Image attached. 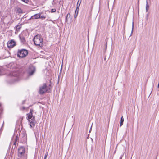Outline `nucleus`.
<instances>
[{
	"label": "nucleus",
	"mask_w": 159,
	"mask_h": 159,
	"mask_svg": "<svg viewBox=\"0 0 159 159\" xmlns=\"http://www.w3.org/2000/svg\"><path fill=\"white\" fill-rule=\"evenodd\" d=\"M17 156L18 157L22 159H26L27 154L25 153V149L23 146L19 147L18 149Z\"/></svg>",
	"instance_id": "f257e3e1"
},
{
	"label": "nucleus",
	"mask_w": 159,
	"mask_h": 159,
	"mask_svg": "<svg viewBox=\"0 0 159 159\" xmlns=\"http://www.w3.org/2000/svg\"><path fill=\"white\" fill-rule=\"evenodd\" d=\"M33 111V110L30 109V113L27 114V118L29 122L31 127H34L35 124L34 117L32 115Z\"/></svg>",
	"instance_id": "f03ea898"
},
{
	"label": "nucleus",
	"mask_w": 159,
	"mask_h": 159,
	"mask_svg": "<svg viewBox=\"0 0 159 159\" xmlns=\"http://www.w3.org/2000/svg\"><path fill=\"white\" fill-rule=\"evenodd\" d=\"M34 44L36 46H38L40 47L43 46V39L40 35H37L34 38Z\"/></svg>",
	"instance_id": "7ed1b4c3"
},
{
	"label": "nucleus",
	"mask_w": 159,
	"mask_h": 159,
	"mask_svg": "<svg viewBox=\"0 0 159 159\" xmlns=\"http://www.w3.org/2000/svg\"><path fill=\"white\" fill-rule=\"evenodd\" d=\"M51 91L50 89L47 86L46 83L43 84L39 87V93L40 94H43L46 92L49 93Z\"/></svg>",
	"instance_id": "20e7f679"
},
{
	"label": "nucleus",
	"mask_w": 159,
	"mask_h": 159,
	"mask_svg": "<svg viewBox=\"0 0 159 159\" xmlns=\"http://www.w3.org/2000/svg\"><path fill=\"white\" fill-rule=\"evenodd\" d=\"M28 54V52L25 49L18 50L17 55L19 57L23 58L25 57Z\"/></svg>",
	"instance_id": "39448f33"
},
{
	"label": "nucleus",
	"mask_w": 159,
	"mask_h": 159,
	"mask_svg": "<svg viewBox=\"0 0 159 159\" xmlns=\"http://www.w3.org/2000/svg\"><path fill=\"white\" fill-rule=\"evenodd\" d=\"M7 47L9 48H12L16 45V43L13 40L8 41L7 43Z\"/></svg>",
	"instance_id": "423d86ee"
},
{
	"label": "nucleus",
	"mask_w": 159,
	"mask_h": 159,
	"mask_svg": "<svg viewBox=\"0 0 159 159\" xmlns=\"http://www.w3.org/2000/svg\"><path fill=\"white\" fill-rule=\"evenodd\" d=\"M30 69H31L30 70H29L28 71V74L29 75H32L34 73L35 71V68L33 66L30 67Z\"/></svg>",
	"instance_id": "0eeeda50"
},
{
	"label": "nucleus",
	"mask_w": 159,
	"mask_h": 159,
	"mask_svg": "<svg viewBox=\"0 0 159 159\" xmlns=\"http://www.w3.org/2000/svg\"><path fill=\"white\" fill-rule=\"evenodd\" d=\"M41 17V13H39L35 14L34 15L32 16L31 17V19H37L38 18H40Z\"/></svg>",
	"instance_id": "6e6552de"
},
{
	"label": "nucleus",
	"mask_w": 159,
	"mask_h": 159,
	"mask_svg": "<svg viewBox=\"0 0 159 159\" xmlns=\"http://www.w3.org/2000/svg\"><path fill=\"white\" fill-rule=\"evenodd\" d=\"M19 37L21 42L23 44H25L26 43V41L25 37L21 35H19Z\"/></svg>",
	"instance_id": "1a4fd4ad"
},
{
	"label": "nucleus",
	"mask_w": 159,
	"mask_h": 159,
	"mask_svg": "<svg viewBox=\"0 0 159 159\" xmlns=\"http://www.w3.org/2000/svg\"><path fill=\"white\" fill-rule=\"evenodd\" d=\"M20 136H22L24 140H25L26 139V134L25 131H22L20 134Z\"/></svg>",
	"instance_id": "9d476101"
},
{
	"label": "nucleus",
	"mask_w": 159,
	"mask_h": 159,
	"mask_svg": "<svg viewBox=\"0 0 159 159\" xmlns=\"http://www.w3.org/2000/svg\"><path fill=\"white\" fill-rule=\"evenodd\" d=\"M10 75L12 76L17 77L19 75V73L17 71H12L10 73Z\"/></svg>",
	"instance_id": "9b49d317"
},
{
	"label": "nucleus",
	"mask_w": 159,
	"mask_h": 159,
	"mask_svg": "<svg viewBox=\"0 0 159 159\" xmlns=\"http://www.w3.org/2000/svg\"><path fill=\"white\" fill-rule=\"evenodd\" d=\"M124 121V118H123V116H122L121 118L120 123V127H121L123 125V122Z\"/></svg>",
	"instance_id": "f8f14e48"
},
{
	"label": "nucleus",
	"mask_w": 159,
	"mask_h": 159,
	"mask_svg": "<svg viewBox=\"0 0 159 159\" xmlns=\"http://www.w3.org/2000/svg\"><path fill=\"white\" fill-rule=\"evenodd\" d=\"M21 27V25H17L16 26V30L17 31H19L20 29V28Z\"/></svg>",
	"instance_id": "ddd939ff"
},
{
	"label": "nucleus",
	"mask_w": 159,
	"mask_h": 159,
	"mask_svg": "<svg viewBox=\"0 0 159 159\" xmlns=\"http://www.w3.org/2000/svg\"><path fill=\"white\" fill-rule=\"evenodd\" d=\"M149 9V6L147 0L146 1V10H148Z\"/></svg>",
	"instance_id": "4468645a"
},
{
	"label": "nucleus",
	"mask_w": 159,
	"mask_h": 159,
	"mask_svg": "<svg viewBox=\"0 0 159 159\" xmlns=\"http://www.w3.org/2000/svg\"><path fill=\"white\" fill-rule=\"evenodd\" d=\"M46 17V16L44 14H42L41 13V17L40 18H42V19H45Z\"/></svg>",
	"instance_id": "2eb2a0df"
},
{
	"label": "nucleus",
	"mask_w": 159,
	"mask_h": 159,
	"mask_svg": "<svg viewBox=\"0 0 159 159\" xmlns=\"http://www.w3.org/2000/svg\"><path fill=\"white\" fill-rule=\"evenodd\" d=\"M79 11H75V13L74 15V18H76L77 16L78 15V12Z\"/></svg>",
	"instance_id": "dca6fc26"
},
{
	"label": "nucleus",
	"mask_w": 159,
	"mask_h": 159,
	"mask_svg": "<svg viewBox=\"0 0 159 159\" xmlns=\"http://www.w3.org/2000/svg\"><path fill=\"white\" fill-rule=\"evenodd\" d=\"M3 69L2 68L0 67V75H2V71Z\"/></svg>",
	"instance_id": "f3484780"
},
{
	"label": "nucleus",
	"mask_w": 159,
	"mask_h": 159,
	"mask_svg": "<svg viewBox=\"0 0 159 159\" xmlns=\"http://www.w3.org/2000/svg\"><path fill=\"white\" fill-rule=\"evenodd\" d=\"M48 154V152H46L45 155L44 159H46L47 157Z\"/></svg>",
	"instance_id": "a211bd4d"
},
{
	"label": "nucleus",
	"mask_w": 159,
	"mask_h": 159,
	"mask_svg": "<svg viewBox=\"0 0 159 159\" xmlns=\"http://www.w3.org/2000/svg\"><path fill=\"white\" fill-rule=\"evenodd\" d=\"M21 0L26 3H28V2L29 1V0Z\"/></svg>",
	"instance_id": "6ab92c4d"
},
{
	"label": "nucleus",
	"mask_w": 159,
	"mask_h": 159,
	"mask_svg": "<svg viewBox=\"0 0 159 159\" xmlns=\"http://www.w3.org/2000/svg\"><path fill=\"white\" fill-rule=\"evenodd\" d=\"M107 41L106 42V44H105V48H104V50H105V51H106V50L107 48Z\"/></svg>",
	"instance_id": "aec40b11"
},
{
	"label": "nucleus",
	"mask_w": 159,
	"mask_h": 159,
	"mask_svg": "<svg viewBox=\"0 0 159 159\" xmlns=\"http://www.w3.org/2000/svg\"><path fill=\"white\" fill-rule=\"evenodd\" d=\"M17 137L16 136V141L14 142V144L15 145H16L17 144Z\"/></svg>",
	"instance_id": "412c9836"
},
{
	"label": "nucleus",
	"mask_w": 159,
	"mask_h": 159,
	"mask_svg": "<svg viewBox=\"0 0 159 159\" xmlns=\"http://www.w3.org/2000/svg\"><path fill=\"white\" fill-rule=\"evenodd\" d=\"M133 28H134V22H132V31H131V34H132V33H133Z\"/></svg>",
	"instance_id": "4be33fe9"
},
{
	"label": "nucleus",
	"mask_w": 159,
	"mask_h": 159,
	"mask_svg": "<svg viewBox=\"0 0 159 159\" xmlns=\"http://www.w3.org/2000/svg\"><path fill=\"white\" fill-rule=\"evenodd\" d=\"M81 1H82V0H78V2H77V5H78V2H80V4H79V6H80V3L81 2Z\"/></svg>",
	"instance_id": "5701e85b"
},
{
	"label": "nucleus",
	"mask_w": 159,
	"mask_h": 159,
	"mask_svg": "<svg viewBox=\"0 0 159 159\" xmlns=\"http://www.w3.org/2000/svg\"><path fill=\"white\" fill-rule=\"evenodd\" d=\"M70 16V14H68L67 15V16H66V20L67 21V18L68 17V16Z\"/></svg>",
	"instance_id": "b1692460"
},
{
	"label": "nucleus",
	"mask_w": 159,
	"mask_h": 159,
	"mask_svg": "<svg viewBox=\"0 0 159 159\" xmlns=\"http://www.w3.org/2000/svg\"><path fill=\"white\" fill-rule=\"evenodd\" d=\"M26 109L25 107H23L21 109V110H25V109Z\"/></svg>",
	"instance_id": "393cba45"
},
{
	"label": "nucleus",
	"mask_w": 159,
	"mask_h": 159,
	"mask_svg": "<svg viewBox=\"0 0 159 159\" xmlns=\"http://www.w3.org/2000/svg\"><path fill=\"white\" fill-rule=\"evenodd\" d=\"M79 6H78V5L77 4V7H76V10H78V9H79Z\"/></svg>",
	"instance_id": "a878e982"
},
{
	"label": "nucleus",
	"mask_w": 159,
	"mask_h": 159,
	"mask_svg": "<svg viewBox=\"0 0 159 159\" xmlns=\"http://www.w3.org/2000/svg\"><path fill=\"white\" fill-rule=\"evenodd\" d=\"M19 11V13H22V10H21V11Z\"/></svg>",
	"instance_id": "bb28decb"
},
{
	"label": "nucleus",
	"mask_w": 159,
	"mask_h": 159,
	"mask_svg": "<svg viewBox=\"0 0 159 159\" xmlns=\"http://www.w3.org/2000/svg\"><path fill=\"white\" fill-rule=\"evenodd\" d=\"M56 11H51V12H54Z\"/></svg>",
	"instance_id": "cd10ccee"
},
{
	"label": "nucleus",
	"mask_w": 159,
	"mask_h": 159,
	"mask_svg": "<svg viewBox=\"0 0 159 159\" xmlns=\"http://www.w3.org/2000/svg\"><path fill=\"white\" fill-rule=\"evenodd\" d=\"M25 100H24V101H23V103H23V104H24V103H25Z\"/></svg>",
	"instance_id": "c85d7f7f"
},
{
	"label": "nucleus",
	"mask_w": 159,
	"mask_h": 159,
	"mask_svg": "<svg viewBox=\"0 0 159 159\" xmlns=\"http://www.w3.org/2000/svg\"><path fill=\"white\" fill-rule=\"evenodd\" d=\"M157 87L158 88H159V84H158Z\"/></svg>",
	"instance_id": "c756f323"
},
{
	"label": "nucleus",
	"mask_w": 159,
	"mask_h": 159,
	"mask_svg": "<svg viewBox=\"0 0 159 159\" xmlns=\"http://www.w3.org/2000/svg\"><path fill=\"white\" fill-rule=\"evenodd\" d=\"M55 10V9H51V10Z\"/></svg>",
	"instance_id": "7c9ffc66"
},
{
	"label": "nucleus",
	"mask_w": 159,
	"mask_h": 159,
	"mask_svg": "<svg viewBox=\"0 0 159 159\" xmlns=\"http://www.w3.org/2000/svg\"><path fill=\"white\" fill-rule=\"evenodd\" d=\"M17 10H21V9L20 8H19Z\"/></svg>",
	"instance_id": "2f4dec72"
},
{
	"label": "nucleus",
	"mask_w": 159,
	"mask_h": 159,
	"mask_svg": "<svg viewBox=\"0 0 159 159\" xmlns=\"http://www.w3.org/2000/svg\"><path fill=\"white\" fill-rule=\"evenodd\" d=\"M138 13L139 14V11H138Z\"/></svg>",
	"instance_id": "473e14b6"
},
{
	"label": "nucleus",
	"mask_w": 159,
	"mask_h": 159,
	"mask_svg": "<svg viewBox=\"0 0 159 159\" xmlns=\"http://www.w3.org/2000/svg\"><path fill=\"white\" fill-rule=\"evenodd\" d=\"M120 159H121V157H120Z\"/></svg>",
	"instance_id": "72a5a7b5"
}]
</instances>
